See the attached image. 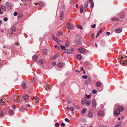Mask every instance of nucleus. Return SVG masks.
<instances>
[{
  "label": "nucleus",
  "instance_id": "39448f33",
  "mask_svg": "<svg viewBox=\"0 0 127 127\" xmlns=\"http://www.w3.org/2000/svg\"><path fill=\"white\" fill-rule=\"evenodd\" d=\"M93 115V112L92 109H91L89 111V113L88 114V116L89 118L92 117Z\"/></svg>",
  "mask_w": 127,
  "mask_h": 127
},
{
  "label": "nucleus",
  "instance_id": "a18cd8bd",
  "mask_svg": "<svg viewBox=\"0 0 127 127\" xmlns=\"http://www.w3.org/2000/svg\"><path fill=\"white\" fill-rule=\"evenodd\" d=\"M14 101L16 103H18L20 101L18 99H14Z\"/></svg>",
  "mask_w": 127,
  "mask_h": 127
},
{
  "label": "nucleus",
  "instance_id": "4c0bfd02",
  "mask_svg": "<svg viewBox=\"0 0 127 127\" xmlns=\"http://www.w3.org/2000/svg\"><path fill=\"white\" fill-rule=\"evenodd\" d=\"M85 96L86 97L87 99H89L91 96L90 95H87V94H85Z\"/></svg>",
  "mask_w": 127,
  "mask_h": 127
},
{
  "label": "nucleus",
  "instance_id": "412c9836",
  "mask_svg": "<svg viewBox=\"0 0 127 127\" xmlns=\"http://www.w3.org/2000/svg\"><path fill=\"white\" fill-rule=\"evenodd\" d=\"M23 98L25 100H27L28 98V96L26 95H23Z\"/></svg>",
  "mask_w": 127,
  "mask_h": 127
},
{
  "label": "nucleus",
  "instance_id": "a878e982",
  "mask_svg": "<svg viewBox=\"0 0 127 127\" xmlns=\"http://www.w3.org/2000/svg\"><path fill=\"white\" fill-rule=\"evenodd\" d=\"M76 57L77 59L79 60H81L82 58L81 55L79 54H77V55Z\"/></svg>",
  "mask_w": 127,
  "mask_h": 127
},
{
  "label": "nucleus",
  "instance_id": "c9c22d12",
  "mask_svg": "<svg viewBox=\"0 0 127 127\" xmlns=\"http://www.w3.org/2000/svg\"><path fill=\"white\" fill-rule=\"evenodd\" d=\"M76 26L77 27L81 29V30H82L83 29V27L82 26H81L80 25H77Z\"/></svg>",
  "mask_w": 127,
  "mask_h": 127
},
{
  "label": "nucleus",
  "instance_id": "338daca9",
  "mask_svg": "<svg viewBox=\"0 0 127 127\" xmlns=\"http://www.w3.org/2000/svg\"><path fill=\"white\" fill-rule=\"evenodd\" d=\"M3 13V12L1 10V9L0 8V14H2Z\"/></svg>",
  "mask_w": 127,
  "mask_h": 127
},
{
  "label": "nucleus",
  "instance_id": "0eeeda50",
  "mask_svg": "<svg viewBox=\"0 0 127 127\" xmlns=\"http://www.w3.org/2000/svg\"><path fill=\"white\" fill-rule=\"evenodd\" d=\"M91 78H88L87 79L85 80V84L86 85L89 84L91 82Z\"/></svg>",
  "mask_w": 127,
  "mask_h": 127
},
{
  "label": "nucleus",
  "instance_id": "7c9ffc66",
  "mask_svg": "<svg viewBox=\"0 0 127 127\" xmlns=\"http://www.w3.org/2000/svg\"><path fill=\"white\" fill-rule=\"evenodd\" d=\"M83 6H81L80 8V13H82L83 12Z\"/></svg>",
  "mask_w": 127,
  "mask_h": 127
},
{
  "label": "nucleus",
  "instance_id": "58836bf2",
  "mask_svg": "<svg viewBox=\"0 0 127 127\" xmlns=\"http://www.w3.org/2000/svg\"><path fill=\"white\" fill-rule=\"evenodd\" d=\"M39 5L40 6L43 7V3L42 2H40L39 3Z\"/></svg>",
  "mask_w": 127,
  "mask_h": 127
},
{
  "label": "nucleus",
  "instance_id": "603ef678",
  "mask_svg": "<svg viewBox=\"0 0 127 127\" xmlns=\"http://www.w3.org/2000/svg\"><path fill=\"white\" fill-rule=\"evenodd\" d=\"M18 17L19 18H22V14H19L18 15Z\"/></svg>",
  "mask_w": 127,
  "mask_h": 127
},
{
  "label": "nucleus",
  "instance_id": "f03ea898",
  "mask_svg": "<svg viewBox=\"0 0 127 127\" xmlns=\"http://www.w3.org/2000/svg\"><path fill=\"white\" fill-rule=\"evenodd\" d=\"M66 27L67 29L71 30H73L74 28V26L69 23H68L66 24Z\"/></svg>",
  "mask_w": 127,
  "mask_h": 127
},
{
  "label": "nucleus",
  "instance_id": "0e129e2a",
  "mask_svg": "<svg viewBox=\"0 0 127 127\" xmlns=\"http://www.w3.org/2000/svg\"><path fill=\"white\" fill-rule=\"evenodd\" d=\"M96 26V25L95 24H94L93 25H91V27L92 28H95V27Z\"/></svg>",
  "mask_w": 127,
  "mask_h": 127
},
{
  "label": "nucleus",
  "instance_id": "49530a36",
  "mask_svg": "<svg viewBox=\"0 0 127 127\" xmlns=\"http://www.w3.org/2000/svg\"><path fill=\"white\" fill-rule=\"evenodd\" d=\"M81 69L83 71V73L84 74H85L86 72L84 71L83 68L82 67H80Z\"/></svg>",
  "mask_w": 127,
  "mask_h": 127
},
{
  "label": "nucleus",
  "instance_id": "f257e3e1",
  "mask_svg": "<svg viewBox=\"0 0 127 127\" xmlns=\"http://www.w3.org/2000/svg\"><path fill=\"white\" fill-rule=\"evenodd\" d=\"M127 57V56H126L124 58L123 57H121L120 59V57L118 59L119 60H121L120 61V64L122 65L125 66L127 65V59L126 58Z\"/></svg>",
  "mask_w": 127,
  "mask_h": 127
},
{
  "label": "nucleus",
  "instance_id": "dca6fc26",
  "mask_svg": "<svg viewBox=\"0 0 127 127\" xmlns=\"http://www.w3.org/2000/svg\"><path fill=\"white\" fill-rule=\"evenodd\" d=\"M33 98L35 100V101L36 103H37V102L39 101L40 100V98L39 97H35Z\"/></svg>",
  "mask_w": 127,
  "mask_h": 127
},
{
  "label": "nucleus",
  "instance_id": "cd10ccee",
  "mask_svg": "<svg viewBox=\"0 0 127 127\" xmlns=\"http://www.w3.org/2000/svg\"><path fill=\"white\" fill-rule=\"evenodd\" d=\"M63 63H60L58 64V66L59 67L61 68L63 66Z\"/></svg>",
  "mask_w": 127,
  "mask_h": 127
},
{
  "label": "nucleus",
  "instance_id": "a211bd4d",
  "mask_svg": "<svg viewBox=\"0 0 127 127\" xmlns=\"http://www.w3.org/2000/svg\"><path fill=\"white\" fill-rule=\"evenodd\" d=\"M102 84V83L99 82H97L95 84L96 86L98 87H100Z\"/></svg>",
  "mask_w": 127,
  "mask_h": 127
},
{
  "label": "nucleus",
  "instance_id": "b1692460",
  "mask_svg": "<svg viewBox=\"0 0 127 127\" xmlns=\"http://www.w3.org/2000/svg\"><path fill=\"white\" fill-rule=\"evenodd\" d=\"M121 124V122H119L114 127H122Z\"/></svg>",
  "mask_w": 127,
  "mask_h": 127
},
{
  "label": "nucleus",
  "instance_id": "bb28decb",
  "mask_svg": "<svg viewBox=\"0 0 127 127\" xmlns=\"http://www.w3.org/2000/svg\"><path fill=\"white\" fill-rule=\"evenodd\" d=\"M26 85L25 83H24L22 85V88L23 89H25L26 87Z\"/></svg>",
  "mask_w": 127,
  "mask_h": 127
},
{
  "label": "nucleus",
  "instance_id": "72a5a7b5",
  "mask_svg": "<svg viewBox=\"0 0 127 127\" xmlns=\"http://www.w3.org/2000/svg\"><path fill=\"white\" fill-rule=\"evenodd\" d=\"M47 52V49H44L43 50V54L45 55H46Z\"/></svg>",
  "mask_w": 127,
  "mask_h": 127
},
{
  "label": "nucleus",
  "instance_id": "1a4fd4ad",
  "mask_svg": "<svg viewBox=\"0 0 127 127\" xmlns=\"http://www.w3.org/2000/svg\"><path fill=\"white\" fill-rule=\"evenodd\" d=\"M64 15V12L63 11H62L60 15V19L62 20L63 18Z\"/></svg>",
  "mask_w": 127,
  "mask_h": 127
},
{
  "label": "nucleus",
  "instance_id": "6ab92c4d",
  "mask_svg": "<svg viewBox=\"0 0 127 127\" xmlns=\"http://www.w3.org/2000/svg\"><path fill=\"white\" fill-rule=\"evenodd\" d=\"M80 39L81 38L79 36H77L76 38V40L77 42L80 43H81V41L80 40Z\"/></svg>",
  "mask_w": 127,
  "mask_h": 127
},
{
  "label": "nucleus",
  "instance_id": "a19ab883",
  "mask_svg": "<svg viewBox=\"0 0 127 127\" xmlns=\"http://www.w3.org/2000/svg\"><path fill=\"white\" fill-rule=\"evenodd\" d=\"M58 34L59 36H62L63 34V32L61 31L59 32H58Z\"/></svg>",
  "mask_w": 127,
  "mask_h": 127
},
{
  "label": "nucleus",
  "instance_id": "7ed1b4c3",
  "mask_svg": "<svg viewBox=\"0 0 127 127\" xmlns=\"http://www.w3.org/2000/svg\"><path fill=\"white\" fill-rule=\"evenodd\" d=\"M92 106L94 108H95L97 105L96 100L95 99H93L92 102Z\"/></svg>",
  "mask_w": 127,
  "mask_h": 127
},
{
  "label": "nucleus",
  "instance_id": "e2e57ef3",
  "mask_svg": "<svg viewBox=\"0 0 127 127\" xmlns=\"http://www.w3.org/2000/svg\"><path fill=\"white\" fill-rule=\"evenodd\" d=\"M61 125L62 127H64L65 126V124L64 123H61Z\"/></svg>",
  "mask_w": 127,
  "mask_h": 127
},
{
  "label": "nucleus",
  "instance_id": "423d86ee",
  "mask_svg": "<svg viewBox=\"0 0 127 127\" xmlns=\"http://www.w3.org/2000/svg\"><path fill=\"white\" fill-rule=\"evenodd\" d=\"M79 52L81 53H84L86 52V50L84 48H80L78 49Z\"/></svg>",
  "mask_w": 127,
  "mask_h": 127
},
{
  "label": "nucleus",
  "instance_id": "4be33fe9",
  "mask_svg": "<svg viewBox=\"0 0 127 127\" xmlns=\"http://www.w3.org/2000/svg\"><path fill=\"white\" fill-rule=\"evenodd\" d=\"M0 8L2 9L3 10L5 11L6 10V7L2 5H0Z\"/></svg>",
  "mask_w": 127,
  "mask_h": 127
},
{
  "label": "nucleus",
  "instance_id": "4d7b16f0",
  "mask_svg": "<svg viewBox=\"0 0 127 127\" xmlns=\"http://www.w3.org/2000/svg\"><path fill=\"white\" fill-rule=\"evenodd\" d=\"M81 127H87V125L86 124H83L81 126Z\"/></svg>",
  "mask_w": 127,
  "mask_h": 127
},
{
  "label": "nucleus",
  "instance_id": "79ce46f5",
  "mask_svg": "<svg viewBox=\"0 0 127 127\" xmlns=\"http://www.w3.org/2000/svg\"><path fill=\"white\" fill-rule=\"evenodd\" d=\"M69 41H68L65 44V46L66 47H68L69 44Z\"/></svg>",
  "mask_w": 127,
  "mask_h": 127
},
{
  "label": "nucleus",
  "instance_id": "6e6552de",
  "mask_svg": "<svg viewBox=\"0 0 127 127\" xmlns=\"http://www.w3.org/2000/svg\"><path fill=\"white\" fill-rule=\"evenodd\" d=\"M124 109L123 107L121 106H119L118 107L117 110H118L120 112L123 111L124 110Z\"/></svg>",
  "mask_w": 127,
  "mask_h": 127
},
{
  "label": "nucleus",
  "instance_id": "20e7f679",
  "mask_svg": "<svg viewBox=\"0 0 127 127\" xmlns=\"http://www.w3.org/2000/svg\"><path fill=\"white\" fill-rule=\"evenodd\" d=\"M52 86L51 84L49 85V84H46L45 86H44V87L45 88V89L47 90H49L51 89V87Z\"/></svg>",
  "mask_w": 127,
  "mask_h": 127
},
{
  "label": "nucleus",
  "instance_id": "69168bd1",
  "mask_svg": "<svg viewBox=\"0 0 127 127\" xmlns=\"http://www.w3.org/2000/svg\"><path fill=\"white\" fill-rule=\"evenodd\" d=\"M6 5L7 6H9L10 5L9 3V2H6Z\"/></svg>",
  "mask_w": 127,
  "mask_h": 127
},
{
  "label": "nucleus",
  "instance_id": "13d9d810",
  "mask_svg": "<svg viewBox=\"0 0 127 127\" xmlns=\"http://www.w3.org/2000/svg\"><path fill=\"white\" fill-rule=\"evenodd\" d=\"M55 125L56 127H58L59 125V124L58 123L56 122L55 123Z\"/></svg>",
  "mask_w": 127,
  "mask_h": 127
},
{
  "label": "nucleus",
  "instance_id": "c756f323",
  "mask_svg": "<svg viewBox=\"0 0 127 127\" xmlns=\"http://www.w3.org/2000/svg\"><path fill=\"white\" fill-rule=\"evenodd\" d=\"M56 42L60 45H62L63 44V42L60 40L57 39Z\"/></svg>",
  "mask_w": 127,
  "mask_h": 127
},
{
  "label": "nucleus",
  "instance_id": "052dcab7",
  "mask_svg": "<svg viewBox=\"0 0 127 127\" xmlns=\"http://www.w3.org/2000/svg\"><path fill=\"white\" fill-rule=\"evenodd\" d=\"M52 64L53 66H55L56 64V63L55 62H53L52 63Z\"/></svg>",
  "mask_w": 127,
  "mask_h": 127
},
{
  "label": "nucleus",
  "instance_id": "f3484780",
  "mask_svg": "<svg viewBox=\"0 0 127 127\" xmlns=\"http://www.w3.org/2000/svg\"><path fill=\"white\" fill-rule=\"evenodd\" d=\"M32 58L33 61H36L38 59V56L36 55L33 56H32Z\"/></svg>",
  "mask_w": 127,
  "mask_h": 127
},
{
  "label": "nucleus",
  "instance_id": "c85d7f7f",
  "mask_svg": "<svg viewBox=\"0 0 127 127\" xmlns=\"http://www.w3.org/2000/svg\"><path fill=\"white\" fill-rule=\"evenodd\" d=\"M87 108H84L82 111H81V113L82 114H84V113L86 112V110Z\"/></svg>",
  "mask_w": 127,
  "mask_h": 127
},
{
  "label": "nucleus",
  "instance_id": "37998d69",
  "mask_svg": "<svg viewBox=\"0 0 127 127\" xmlns=\"http://www.w3.org/2000/svg\"><path fill=\"white\" fill-rule=\"evenodd\" d=\"M91 102L89 100H88L87 101L86 103V105L87 106H89Z\"/></svg>",
  "mask_w": 127,
  "mask_h": 127
},
{
  "label": "nucleus",
  "instance_id": "ddd939ff",
  "mask_svg": "<svg viewBox=\"0 0 127 127\" xmlns=\"http://www.w3.org/2000/svg\"><path fill=\"white\" fill-rule=\"evenodd\" d=\"M122 29L121 28H119L117 29H116L115 30V32L117 33H119L122 31Z\"/></svg>",
  "mask_w": 127,
  "mask_h": 127
},
{
  "label": "nucleus",
  "instance_id": "4468645a",
  "mask_svg": "<svg viewBox=\"0 0 127 127\" xmlns=\"http://www.w3.org/2000/svg\"><path fill=\"white\" fill-rule=\"evenodd\" d=\"M14 112L12 109H10L9 111V115L11 116L13 115L14 114Z\"/></svg>",
  "mask_w": 127,
  "mask_h": 127
},
{
  "label": "nucleus",
  "instance_id": "2f4dec72",
  "mask_svg": "<svg viewBox=\"0 0 127 127\" xmlns=\"http://www.w3.org/2000/svg\"><path fill=\"white\" fill-rule=\"evenodd\" d=\"M102 31V30L101 29V30L100 31H98V33H97V35L96 36V38H97L100 35V34L101 33Z\"/></svg>",
  "mask_w": 127,
  "mask_h": 127
},
{
  "label": "nucleus",
  "instance_id": "e433bc0d",
  "mask_svg": "<svg viewBox=\"0 0 127 127\" xmlns=\"http://www.w3.org/2000/svg\"><path fill=\"white\" fill-rule=\"evenodd\" d=\"M3 114V112L2 110L0 111V117H2Z\"/></svg>",
  "mask_w": 127,
  "mask_h": 127
},
{
  "label": "nucleus",
  "instance_id": "c03bdc74",
  "mask_svg": "<svg viewBox=\"0 0 127 127\" xmlns=\"http://www.w3.org/2000/svg\"><path fill=\"white\" fill-rule=\"evenodd\" d=\"M41 64H43L44 63V62L42 60H40L38 61Z\"/></svg>",
  "mask_w": 127,
  "mask_h": 127
},
{
  "label": "nucleus",
  "instance_id": "2eb2a0df",
  "mask_svg": "<svg viewBox=\"0 0 127 127\" xmlns=\"http://www.w3.org/2000/svg\"><path fill=\"white\" fill-rule=\"evenodd\" d=\"M120 112L118 110L116 109L115 110L114 112V114L116 116H118L120 114Z\"/></svg>",
  "mask_w": 127,
  "mask_h": 127
},
{
  "label": "nucleus",
  "instance_id": "6e6d98bb",
  "mask_svg": "<svg viewBox=\"0 0 127 127\" xmlns=\"http://www.w3.org/2000/svg\"><path fill=\"white\" fill-rule=\"evenodd\" d=\"M70 109L72 111H73L74 110V108L72 107H70Z\"/></svg>",
  "mask_w": 127,
  "mask_h": 127
},
{
  "label": "nucleus",
  "instance_id": "774afa93",
  "mask_svg": "<svg viewBox=\"0 0 127 127\" xmlns=\"http://www.w3.org/2000/svg\"><path fill=\"white\" fill-rule=\"evenodd\" d=\"M16 105H14L12 107V108L13 109H14L15 110L16 108Z\"/></svg>",
  "mask_w": 127,
  "mask_h": 127
},
{
  "label": "nucleus",
  "instance_id": "3c124183",
  "mask_svg": "<svg viewBox=\"0 0 127 127\" xmlns=\"http://www.w3.org/2000/svg\"><path fill=\"white\" fill-rule=\"evenodd\" d=\"M82 77V78L84 79H86L88 78L87 76L86 75H83Z\"/></svg>",
  "mask_w": 127,
  "mask_h": 127
},
{
  "label": "nucleus",
  "instance_id": "9d476101",
  "mask_svg": "<svg viewBox=\"0 0 127 127\" xmlns=\"http://www.w3.org/2000/svg\"><path fill=\"white\" fill-rule=\"evenodd\" d=\"M72 51L69 49H65L64 52L65 53L68 54H72Z\"/></svg>",
  "mask_w": 127,
  "mask_h": 127
},
{
  "label": "nucleus",
  "instance_id": "8fccbe9b",
  "mask_svg": "<svg viewBox=\"0 0 127 127\" xmlns=\"http://www.w3.org/2000/svg\"><path fill=\"white\" fill-rule=\"evenodd\" d=\"M65 120L66 122H70L69 120L67 118H66L65 119Z\"/></svg>",
  "mask_w": 127,
  "mask_h": 127
},
{
  "label": "nucleus",
  "instance_id": "5701e85b",
  "mask_svg": "<svg viewBox=\"0 0 127 127\" xmlns=\"http://www.w3.org/2000/svg\"><path fill=\"white\" fill-rule=\"evenodd\" d=\"M98 114L99 116H102L104 115V113L102 111H99L98 112Z\"/></svg>",
  "mask_w": 127,
  "mask_h": 127
},
{
  "label": "nucleus",
  "instance_id": "9b49d317",
  "mask_svg": "<svg viewBox=\"0 0 127 127\" xmlns=\"http://www.w3.org/2000/svg\"><path fill=\"white\" fill-rule=\"evenodd\" d=\"M118 16L119 19H123L125 17V15L123 14H121Z\"/></svg>",
  "mask_w": 127,
  "mask_h": 127
},
{
  "label": "nucleus",
  "instance_id": "bf43d9fd",
  "mask_svg": "<svg viewBox=\"0 0 127 127\" xmlns=\"http://www.w3.org/2000/svg\"><path fill=\"white\" fill-rule=\"evenodd\" d=\"M17 14H18L17 12L15 11L14 12V15L15 16H16L17 15Z\"/></svg>",
  "mask_w": 127,
  "mask_h": 127
},
{
  "label": "nucleus",
  "instance_id": "864d4df0",
  "mask_svg": "<svg viewBox=\"0 0 127 127\" xmlns=\"http://www.w3.org/2000/svg\"><path fill=\"white\" fill-rule=\"evenodd\" d=\"M61 49L62 50H64L65 49V47L64 46H60Z\"/></svg>",
  "mask_w": 127,
  "mask_h": 127
},
{
  "label": "nucleus",
  "instance_id": "5fc2aeb1",
  "mask_svg": "<svg viewBox=\"0 0 127 127\" xmlns=\"http://www.w3.org/2000/svg\"><path fill=\"white\" fill-rule=\"evenodd\" d=\"M58 57V55H56L55 56H54L52 58L53 59H55L56 58H57Z\"/></svg>",
  "mask_w": 127,
  "mask_h": 127
},
{
  "label": "nucleus",
  "instance_id": "de8ad7c7",
  "mask_svg": "<svg viewBox=\"0 0 127 127\" xmlns=\"http://www.w3.org/2000/svg\"><path fill=\"white\" fill-rule=\"evenodd\" d=\"M97 91L96 89H94L92 91V93L94 94L96 93Z\"/></svg>",
  "mask_w": 127,
  "mask_h": 127
},
{
  "label": "nucleus",
  "instance_id": "393cba45",
  "mask_svg": "<svg viewBox=\"0 0 127 127\" xmlns=\"http://www.w3.org/2000/svg\"><path fill=\"white\" fill-rule=\"evenodd\" d=\"M11 31L13 32H15L16 30V28L14 27H12L10 28Z\"/></svg>",
  "mask_w": 127,
  "mask_h": 127
},
{
  "label": "nucleus",
  "instance_id": "f8f14e48",
  "mask_svg": "<svg viewBox=\"0 0 127 127\" xmlns=\"http://www.w3.org/2000/svg\"><path fill=\"white\" fill-rule=\"evenodd\" d=\"M111 20L112 22L116 21H119V19L117 17H113L112 18Z\"/></svg>",
  "mask_w": 127,
  "mask_h": 127
},
{
  "label": "nucleus",
  "instance_id": "f704fd0d",
  "mask_svg": "<svg viewBox=\"0 0 127 127\" xmlns=\"http://www.w3.org/2000/svg\"><path fill=\"white\" fill-rule=\"evenodd\" d=\"M24 108L23 106H21L19 108L20 110L22 112H23L24 111Z\"/></svg>",
  "mask_w": 127,
  "mask_h": 127
},
{
  "label": "nucleus",
  "instance_id": "473e14b6",
  "mask_svg": "<svg viewBox=\"0 0 127 127\" xmlns=\"http://www.w3.org/2000/svg\"><path fill=\"white\" fill-rule=\"evenodd\" d=\"M0 104L1 105H3L5 104V102L2 100V99L0 100Z\"/></svg>",
  "mask_w": 127,
  "mask_h": 127
},
{
  "label": "nucleus",
  "instance_id": "aec40b11",
  "mask_svg": "<svg viewBox=\"0 0 127 127\" xmlns=\"http://www.w3.org/2000/svg\"><path fill=\"white\" fill-rule=\"evenodd\" d=\"M88 1H86L85 3V6L84 9H86V10L87 9L88 7Z\"/></svg>",
  "mask_w": 127,
  "mask_h": 127
},
{
  "label": "nucleus",
  "instance_id": "09e8293b",
  "mask_svg": "<svg viewBox=\"0 0 127 127\" xmlns=\"http://www.w3.org/2000/svg\"><path fill=\"white\" fill-rule=\"evenodd\" d=\"M94 6V3L93 2V1L91 3V6H90L91 8H92Z\"/></svg>",
  "mask_w": 127,
  "mask_h": 127
},
{
  "label": "nucleus",
  "instance_id": "ea45409f",
  "mask_svg": "<svg viewBox=\"0 0 127 127\" xmlns=\"http://www.w3.org/2000/svg\"><path fill=\"white\" fill-rule=\"evenodd\" d=\"M52 39L53 40H54V41H55L56 42L57 41V40L58 39L56 38L54 36H52Z\"/></svg>",
  "mask_w": 127,
  "mask_h": 127
},
{
  "label": "nucleus",
  "instance_id": "680f3d73",
  "mask_svg": "<svg viewBox=\"0 0 127 127\" xmlns=\"http://www.w3.org/2000/svg\"><path fill=\"white\" fill-rule=\"evenodd\" d=\"M3 20L4 21H7V20H8L7 18V17H5L4 18H3Z\"/></svg>",
  "mask_w": 127,
  "mask_h": 127
}]
</instances>
